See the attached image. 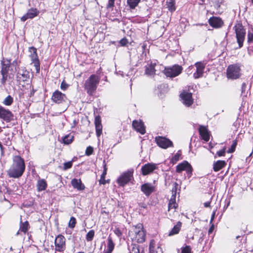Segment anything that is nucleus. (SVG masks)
<instances>
[{"mask_svg":"<svg viewBox=\"0 0 253 253\" xmlns=\"http://www.w3.org/2000/svg\"><path fill=\"white\" fill-rule=\"evenodd\" d=\"M26 169L24 159L19 155L12 157V162L7 170V175L9 178H19L24 174Z\"/></svg>","mask_w":253,"mask_h":253,"instance_id":"nucleus-1","label":"nucleus"},{"mask_svg":"<svg viewBox=\"0 0 253 253\" xmlns=\"http://www.w3.org/2000/svg\"><path fill=\"white\" fill-rule=\"evenodd\" d=\"M100 81V78L99 76L92 74L85 81L84 87L88 95L93 96L95 94Z\"/></svg>","mask_w":253,"mask_h":253,"instance_id":"nucleus-2","label":"nucleus"},{"mask_svg":"<svg viewBox=\"0 0 253 253\" xmlns=\"http://www.w3.org/2000/svg\"><path fill=\"white\" fill-rule=\"evenodd\" d=\"M129 236L133 241L138 243H143L146 240V231L144 229L143 224L138 223L133 226L128 232Z\"/></svg>","mask_w":253,"mask_h":253,"instance_id":"nucleus-3","label":"nucleus"},{"mask_svg":"<svg viewBox=\"0 0 253 253\" xmlns=\"http://www.w3.org/2000/svg\"><path fill=\"white\" fill-rule=\"evenodd\" d=\"M20 63V61H18L17 59H15L12 63L11 59H3L1 61L0 74L2 75V78L0 80V83L4 85L8 79V72L10 70L11 65L17 66Z\"/></svg>","mask_w":253,"mask_h":253,"instance_id":"nucleus-4","label":"nucleus"},{"mask_svg":"<svg viewBox=\"0 0 253 253\" xmlns=\"http://www.w3.org/2000/svg\"><path fill=\"white\" fill-rule=\"evenodd\" d=\"M233 29L235 31L236 35V38L237 42L238 44L237 48H241L243 46L244 42L245 40L246 31L244 26L243 25L241 21H237L235 25L233 27Z\"/></svg>","mask_w":253,"mask_h":253,"instance_id":"nucleus-5","label":"nucleus"},{"mask_svg":"<svg viewBox=\"0 0 253 253\" xmlns=\"http://www.w3.org/2000/svg\"><path fill=\"white\" fill-rule=\"evenodd\" d=\"M241 66L240 63L229 65L226 69V77L233 80L239 79L242 76Z\"/></svg>","mask_w":253,"mask_h":253,"instance_id":"nucleus-6","label":"nucleus"},{"mask_svg":"<svg viewBox=\"0 0 253 253\" xmlns=\"http://www.w3.org/2000/svg\"><path fill=\"white\" fill-rule=\"evenodd\" d=\"M183 71V67L178 65L174 64L171 66L165 67L163 73L168 78H173L179 76Z\"/></svg>","mask_w":253,"mask_h":253,"instance_id":"nucleus-7","label":"nucleus"},{"mask_svg":"<svg viewBox=\"0 0 253 253\" xmlns=\"http://www.w3.org/2000/svg\"><path fill=\"white\" fill-rule=\"evenodd\" d=\"M134 169H130L123 172L117 179L116 182L120 187H124L133 180Z\"/></svg>","mask_w":253,"mask_h":253,"instance_id":"nucleus-8","label":"nucleus"},{"mask_svg":"<svg viewBox=\"0 0 253 253\" xmlns=\"http://www.w3.org/2000/svg\"><path fill=\"white\" fill-rule=\"evenodd\" d=\"M55 253L59 252L63 253L66 249V240L62 234L58 235L54 240Z\"/></svg>","mask_w":253,"mask_h":253,"instance_id":"nucleus-9","label":"nucleus"},{"mask_svg":"<svg viewBox=\"0 0 253 253\" xmlns=\"http://www.w3.org/2000/svg\"><path fill=\"white\" fill-rule=\"evenodd\" d=\"M51 100L53 103L57 104H63L67 100V96L66 94L62 93L58 89L53 92L51 96Z\"/></svg>","mask_w":253,"mask_h":253,"instance_id":"nucleus-10","label":"nucleus"},{"mask_svg":"<svg viewBox=\"0 0 253 253\" xmlns=\"http://www.w3.org/2000/svg\"><path fill=\"white\" fill-rule=\"evenodd\" d=\"M28 50L31 52L30 57L32 61V63L34 64L37 73L40 72V62L37 53V49L34 46L30 47Z\"/></svg>","mask_w":253,"mask_h":253,"instance_id":"nucleus-11","label":"nucleus"},{"mask_svg":"<svg viewBox=\"0 0 253 253\" xmlns=\"http://www.w3.org/2000/svg\"><path fill=\"white\" fill-rule=\"evenodd\" d=\"M193 169L190 163L187 161H184L178 164L176 167V172L180 173L182 171H185L188 177L192 175Z\"/></svg>","mask_w":253,"mask_h":253,"instance_id":"nucleus-12","label":"nucleus"},{"mask_svg":"<svg viewBox=\"0 0 253 253\" xmlns=\"http://www.w3.org/2000/svg\"><path fill=\"white\" fill-rule=\"evenodd\" d=\"M179 96L182 103L186 107H190L194 103V99L191 92L184 90L180 94Z\"/></svg>","mask_w":253,"mask_h":253,"instance_id":"nucleus-13","label":"nucleus"},{"mask_svg":"<svg viewBox=\"0 0 253 253\" xmlns=\"http://www.w3.org/2000/svg\"><path fill=\"white\" fill-rule=\"evenodd\" d=\"M14 114L9 109L0 105V119L6 123H10L14 120Z\"/></svg>","mask_w":253,"mask_h":253,"instance_id":"nucleus-14","label":"nucleus"},{"mask_svg":"<svg viewBox=\"0 0 253 253\" xmlns=\"http://www.w3.org/2000/svg\"><path fill=\"white\" fill-rule=\"evenodd\" d=\"M155 141L158 146L163 149H167L169 147H173L172 142L165 137L158 136L155 138Z\"/></svg>","mask_w":253,"mask_h":253,"instance_id":"nucleus-15","label":"nucleus"},{"mask_svg":"<svg viewBox=\"0 0 253 253\" xmlns=\"http://www.w3.org/2000/svg\"><path fill=\"white\" fill-rule=\"evenodd\" d=\"M29 72L25 67H22L19 69L16 74V81L21 84L22 82L27 81L29 79Z\"/></svg>","mask_w":253,"mask_h":253,"instance_id":"nucleus-16","label":"nucleus"},{"mask_svg":"<svg viewBox=\"0 0 253 253\" xmlns=\"http://www.w3.org/2000/svg\"><path fill=\"white\" fill-rule=\"evenodd\" d=\"M156 169H157V167L156 164L148 163L145 164L141 167V174L143 176H146L152 173Z\"/></svg>","mask_w":253,"mask_h":253,"instance_id":"nucleus-17","label":"nucleus"},{"mask_svg":"<svg viewBox=\"0 0 253 253\" xmlns=\"http://www.w3.org/2000/svg\"><path fill=\"white\" fill-rule=\"evenodd\" d=\"M208 22L210 25L214 29L220 28L224 24L221 18L213 16L209 18Z\"/></svg>","mask_w":253,"mask_h":253,"instance_id":"nucleus-18","label":"nucleus"},{"mask_svg":"<svg viewBox=\"0 0 253 253\" xmlns=\"http://www.w3.org/2000/svg\"><path fill=\"white\" fill-rule=\"evenodd\" d=\"M40 13L39 10L35 7H32L29 9L26 13H25L21 18V21L22 22L26 21L28 19H33L38 16Z\"/></svg>","mask_w":253,"mask_h":253,"instance_id":"nucleus-19","label":"nucleus"},{"mask_svg":"<svg viewBox=\"0 0 253 253\" xmlns=\"http://www.w3.org/2000/svg\"><path fill=\"white\" fill-rule=\"evenodd\" d=\"M196 68V72L193 74V77L198 79L203 77L206 65L203 62H197L194 64Z\"/></svg>","mask_w":253,"mask_h":253,"instance_id":"nucleus-20","label":"nucleus"},{"mask_svg":"<svg viewBox=\"0 0 253 253\" xmlns=\"http://www.w3.org/2000/svg\"><path fill=\"white\" fill-rule=\"evenodd\" d=\"M132 126L135 130L140 134H144L146 133L145 126L142 120H133L132 123Z\"/></svg>","mask_w":253,"mask_h":253,"instance_id":"nucleus-21","label":"nucleus"},{"mask_svg":"<svg viewBox=\"0 0 253 253\" xmlns=\"http://www.w3.org/2000/svg\"><path fill=\"white\" fill-rule=\"evenodd\" d=\"M198 130L202 139L206 142L209 141L210 139V132L208 130V126L199 125Z\"/></svg>","mask_w":253,"mask_h":253,"instance_id":"nucleus-22","label":"nucleus"},{"mask_svg":"<svg viewBox=\"0 0 253 253\" xmlns=\"http://www.w3.org/2000/svg\"><path fill=\"white\" fill-rule=\"evenodd\" d=\"M141 191L146 196L149 197L156 191V188L151 183H145L141 185Z\"/></svg>","mask_w":253,"mask_h":253,"instance_id":"nucleus-23","label":"nucleus"},{"mask_svg":"<svg viewBox=\"0 0 253 253\" xmlns=\"http://www.w3.org/2000/svg\"><path fill=\"white\" fill-rule=\"evenodd\" d=\"M30 227V225L28 221L26 220L23 222L21 220L19 224V228L16 235L18 236L21 234V233H23L24 235L27 234Z\"/></svg>","mask_w":253,"mask_h":253,"instance_id":"nucleus-24","label":"nucleus"},{"mask_svg":"<svg viewBox=\"0 0 253 253\" xmlns=\"http://www.w3.org/2000/svg\"><path fill=\"white\" fill-rule=\"evenodd\" d=\"M94 125L95 126L96 134L98 137H99L102 133V125L101 123V118L99 115L95 116Z\"/></svg>","mask_w":253,"mask_h":253,"instance_id":"nucleus-25","label":"nucleus"},{"mask_svg":"<svg viewBox=\"0 0 253 253\" xmlns=\"http://www.w3.org/2000/svg\"><path fill=\"white\" fill-rule=\"evenodd\" d=\"M71 183L74 189L79 191H83L85 189V186L82 183L81 179L73 178L72 179Z\"/></svg>","mask_w":253,"mask_h":253,"instance_id":"nucleus-26","label":"nucleus"},{"mask_svg":"<svg viewBox=\"0 0 253 253\" xmlns=\"http://www.w3.org/2000/svg\"><path fill=\"white\" fill-rule=\"evenodd\" d=\"M227 165L226 162L224 160H218L213 164V169L214 171L217 172L223 168H225Z\"/></svg>","mask_w":253,"mask_h":253,"instance_id":"nucleus-27","label":"nucleus"},{"mask_svg":"<svg viewBox=\"0 0 253 253\" xmlns=\"http://www.w3.org/2000/svg\"><path fill=\"white\" fill-rule=\"evenodd\" d=\"M37 190L38 192H41L46 190L47 187L46 181L44 179L39 178L36 185Z\"/></svg>","mask_w":253,"mask_h":253,"instance_id":"nucleus-28","label":"nucleus"},{"mask_svg":"<svg viewBox=\"0 0 253 253\" xmlns=\"http://www.w3.org/2000/svg\"><path fill=\"white\" fill-rule=\"evenodd\" d=\"M156 63L151 62L145 68V74L148 76L154 75L156 74L155 67Z\"/></svg>","mask_w":253,"mask_h":253,"instance_id":"nucleus-29","label":"nucleus"},{"mask_svg":"<svg viewBox=\"0 0 253 253\" xmlns=\"http://www.w3.org/2000/svg\"><path fill=\"white\" fill-rule=\"evenodd\" d=\"M182 223L179 221L177 222L176 225H175L171 229V230L169 232V236H171L179 233V231L181 230L182 227Z\"/></svg>","mask_w":253,"mask_h":253,"instance_id":"nucleus-30","label":"nucleus"},{"mask_svg":"<svg viewBox=\"0 0 253 253\" xmlns=\"http://www.w3.org/2000/svg\"><path fill=\"white\" fill-rule=\"evenodd\" d=\"M115 248V244L112 238L109 236L107 239V249L104 251V253H112Z\"/></svg>","mask_w":253,"mask_h":253,"instance_id":"nucleus-31","label":"nucleus"},{"mask_svg":"<svg viewBox=\"0 0 253 253\" xmlns=\"http://www.w3.org/2000/svg\"><path fill=\"white\" fill-rule=\"evenodd\" d=\"M178 207V204L176 202V197L171 196L169 201L168 211L171 209H176Z\"/></svg>","mask_w":253,"mask_h":253,"instance_id":"nucleus-32","label":"nucleus"},{"mask_svg":"<svg viewBox=\"0 0 253 253\" xmlns=\"http://www.w3.org/2000/svg\"><path fill=\"white\" fill-rule=\"evenodd\" d=\"M167 8L171 13L176 10L175 0H167L166 2Z\"/></svg>","mask_w":253,"mask_h":253,"instance_id":"nucleus-33","label":"nucleus"},{"mask_svg":"<svg viewBox=\"0 0 253 253\" xmlns=\"http://www.w3.org/2000/svg\"><path fill=\"white\" fill-rule=\"evenodd\" d=\"M129 250L130 253H145L144 250L140 251L139 246L136 244H131Z\"/></svg>","mask_w":253,"mask_h":253,"instance_id":"nucleus-34","label":"nucleus"},{"mask_svg":"<svg viewBox=\"0 0 253 253\" xmlns=\"http://www.w3.org/2000/svg\"><path fill=\"white\" fill-rule=\"evenodd\" d=\"M107 168L106 164L104 163L103 165V171L102 174L100 176V179L99 180V185H105V176L107 174Z\"/></svg>","mask_w":253,"mask_h":253,"instance_id":"nucleus-35","label":"nucleus"},{"mask_svg":"<svg viewBox=\"0 0 253 253\" xmlns=\"http://www.w3.org/2000/svg\"><path fill=\"white\" fill-rule=\"evenodd\" d=\"M182 159L181 152L178 151L170 159V162L172 165L176 164L179 160Z\"/></svg>","mask_w":253,"mask_h":253,"instance_id":"nucleus-36","label":"nucleus"},{"mask_svg":"<svg viewBox=\"0 0 253 253\" xmlns=\"http://www.w3.org/2000/svg\"><path fill=\"white\" fill-rule=\"evenodd\" d=\"M74 139L73 135L68 134L63 138V143L65 144H70L72 143Z\"/></svg>","mask_w":253,"mask_h":253,"instance_id":"nucleus-37","label":"nucleus"},{"mask_svg":"<svg viewBox=\"0 0 253 253\" xmlns=\"http://www.w3.org/2000/svg\"><path fill=\"white\" fill-rule=\"evenodd\" d=\"M14 101V99L13 97H12L10 95H8L6 96L3 101H2V103L3 105L5 106H11Z\"/></svg>","mask_w":253,"mask_h":253,"instance_id":"nucleus-38","label":"nucleus"},{"mask_svg":"<svg viewBox=\"0 0 253 253\" xmlns=\"http://www.w3.org/2000/svg\"><path fill=\"white\" fill-rule=\"evenodd\" d=\"M141 0H127L126 2L130 9H134Z\"/></svg>","mask_w":253,"mask_h":253,"instance_id":"nucleus-39","label":"nucleus"},{"mask_svg":"<svg viewBox=\"0 0 253 253\" xmlns=\"http://www.w3.org/2000/svg\"><path fill=\"white\" fill-rule=\"evenodd\" d=\"M95 235V232L93 230H89L86 234L85 239L87 241L90 242L92 241Z\"/></svg>","mask_w":253,"mask_h":253,"instance_id":"nucleus-40","label":"nucleus"},{"mask_svg":"<svg viewBox=\"0 0 253 253\" xmlns=\"http://www.w3.org/2000/svg\"><path fill=\"white\" fill-rule=\"evenodd\" d=\"M237 140L235 139L233 141L231 147L227 151L228 153H232L235 151L237 145Z\"/></svg>","mask_w":253,"mask_h":253,"instance_id":"nucleus-41","label":"nucleus"},{"mask_svg":"<svg viewBox=\"0 0 253 253\" xmlns=\"http://www.w3.org/2000/svg\"><path fill=\"white\" fill-rule=\"evenodd\" d=\"M77 223V220L75 217L72 216L68 222V227L71 229L74 228Z\"/></svg>","mask_w":253,"mask_h":253,"instance_id":"nucleus-42","label":"nucleus"},{"mask_svg":"<svg viewBox=\"0 0 253 253\" xmlns=\"http://www.w3.org/2000/svg\"><path fill=\"white\" fill-rule=\"evenodd\" d=\"M226 147L224 146L222 149L218 151L216 153V155L214 156V158H216V156H217L218 157H223L225 156L226 154Z\"/></svg>","mask_w":253,"mask_h":253,"instance_id":"nucleus-43","label":"nucleus"},{"mask_svg":"<svg viewBox=\"0 0 253 253\" xmlns=\"http://www.w3.org/2000/svg\"><path fill=\"white\" fill-rule=\"evenodd\" d=\"M29 253H42L39 251V249L38 246H34L33 247H30L29 250Z\"/></svg>","mask_w":253,"mask_h":253,"instance_id":"nucleus-44","label":"nucleus"},{"mask_svg":"<svg viewBox=\"0 0 253 253\" xmlns=\"http://www.w3.org/2000/svg\"><path fill=\"white\" fill-rule=\"evenodd\" d=\"M181 253H192L191 248L190 246L186 245L181 248Z\"/></svg>","mask_w":253,"mask_h":253,"instance_id":"nucleus-45","label":"nucleus"},{"mask_svg":"<svg viewBox=\"0 0 253 253\" xmlns=\"http://www.w3.org/2000/svg\"><path fill=\"white\" fill-rule=\"evenodd\" d=\"M156 242L154 239L151 240L149 246V252L152 251V250H154L156 249Z\"/></svg>","mask_w":253,"mask_h":253,"instance_id":"nucleus-46","label":"nucleus"},{"mask_svg":"<svg viewBox=\"0 0 253 253\" xmlns=\"http://www.w3.org/2000/svg\"><path fill=\"white\" fill-rule=\"evenodd\" d=\"M69 85L66 82L65 80H63L61 83L60 88L63 91L66 90L69 87Z\"/></svg>","mask_w":253,"mask_h":253,"instance_id":"nucleus-47","label":"nucleus"},{"mask_svg":"<svg viewBox=\"0 0 253 253\" xmlns=\"http://www.w3.org/2000/svg\"><path fill=\"white\" fill-rule=\"evenodd\" d=\"M73 166L72 161H69L65 162L63 164V170H66L68 169H71Z\"/></svg>","mask_w":253,"mask_h":253,"instance_id":"nucleus-48","label":"nucleus"},{"mask_svg":"<svg viewBox=\"0 0 253 253\" xmlns=\"http://www.w3.org/2000/svg\"><path fill=\"white\" fill-rule=\"evenodd\" d=\"M178 186V184L176 182H174L173 184V187H172L171 190V196H174V197H176Z\"/></svg>","mask_w":253,"mask_h":253,"instance_id":"nucleus-49","label":"nucleus"},{"mask_svg":"<svg viewBox=\"0 0 253 253\" xmlns=\"http://www.w3.org/2000/svg\"><path fill=\"white\" fill-rule=\"evenodd\" d=\"M93 153V148L92 146H89L87 147L85 154L86 156H90Z\"/></svg>","mask_w":253,"mask_h":253,"instance_id":"nucleus-50","label":"nucleus"},{"mask_svg":"<svg viewBox=\"0 0 253 253\" xmlns=\"http://www.w3.org/2000/svg\"><path fill=\"white\" fill-rule=\"evenodd\" d=\"M253 42V32L249 31L248 33V42L250 43Z\"/></svg>","mask_w":253,"mask_h":253,"instance_id":"nucleus-51","label":"nucleus"},{"mask_svg":"<svg viewBox=\"0 0 253 253\" xmlns=\"http://www.w3.org/2000/svg\"><path fill=\"white\" fill-rule=\"evenodd\" d=\"M119 43L121 46H125L127 44L128 40L126 37H125L120 41Z\"/></svg>","mask_w":253,"mask_h":253,"instance_id":"nucleus-52","label":"nucleus"},{"mask_svg":"<svg viewBox=\"0 0 253 253\" xmlns=\"http://www.w3.org/2000/svg\"><path fill=\"white\" fill-rule=\"evenodd\" d=\"M115 0H108V2L106 7L107 8H113L115 6Z\"/></svg>","mask_w":253,"mask_h":253,"instance_id":"nucleus-53","label":"nucleus"},{"mask_svg":"<svg viewBox=\"0 0 253 253\" xmlns=\"http://www.w3.org/2000/svg\"><path fill=\"white\" fill-rule=\"evenodd\" d=\"M149 253H164L163 249L160 246L157 247L156 249L152 250V251L150 252Z\"/></svg>","mask_w":253,"mask_h":253,"instance_id":"nucleus-54","label":"nucleus"},{"mask_svg":"<svg viewBox=\"0 0 253 253\" xmlns=\"http://www.w3.org/2000/svg\"><path fill=\"white\" fill-rule=\"evenodd\" d=\"M114 232L119 237H121L123 234L122 232L119 227H115L114 230Z\"/></svg>","mask_w":253,"mask_h":253,"instance_id":"nucleus-55","label":"nucleus"},{"mask_svg":"<svg viewBox=\"0 0 253 253\" xmlns=\"http://www.w3.org/2000/svg\"><path fill=\"white\" fill-rule=\"evenodd\" d=\"M211 224V226L210 227V228L209 229V230H208V234L209 235H210L211 234L212 232L213 231L214 229V225L213 223H212L211 224Z\"/></svg>","mask_w":253,"mask_h":253,"instance_id":"nucleus-56","label":"nucleus"},{"mask_svg":"<svg viewBox=\"0 0 253 253\" xmlns=\"http://www.w3.org/2000/svg\"><path fill=\"white\" fill-rule=\"evenodd\" d=\"M12 189L10 190L12 192H16L18 189V186L16 183H14V184L12 185Z\"/></svg>","mask_w":253,"mask_h":253,"instance_id":"nucleus-57","label":"nucleus"},{"mask_svg":"<svg viewBox=\"0 0 253 253\" xmlns=\"http://www.w3.org/2000/svg\"><path fill=\"white\" fill-rule=\"evenodd\" d=\"M213 1L218 7H220L221 4L223 2L224 0H213Z\"/></svg>","mask_w":253,"mask_h":253,"instance_id":"nucleus-58","label":"nucleus"},{"mask_svg":"<svg viewBox=\"0 0 253 253\" xmlns=\"http://www.w3.org/2000/svg\"><path fill=\"white\" fill-rule=\"evenodd\" d=\"M215 211H214L212 212V214L211 215V220H210V224H211L212 223H213V221L214 217H215Z\"/></svg>","mask_w":253,"mask_h":253,"instance_id":"nucleus-59","label":"nucleus"},{"mask_svg":"<svg viewBox=\"0 0 253 253\" xmlns=\"http://www.w3.org/2000/svg\"><path fill=\"white\" fill-rule=\"evenodd\" d=\"M36 91V89H35L34 88H33L32 90L31 91L30 97L34 96Z\"/></svg>","mask_w":253,"mask_h":253,"instance_id":"nucleus-60","label":"nucleus"},{"mask_svg":"<svg viewBox=\"0 0 253 253\" xmlns=\"http://www.w3.org/2000/svg\"><path fill=\"white\" fill-rule=\"evenodd\" d=\"M147 47V43L145 42H144L142 43V48L143 49V52H144L146 49V48Z\"/></svg>","mask_w":253,"mask_h":253,"instance_id":"nucleus-61","label":"nucleus"},{"mask_svg":"<svg viewBox=\"0 0 253 253\" xmlns=\"http://www.w3.org/2000/svg\"><path fill=\"white\" fill-rule=\"evenodd\" d=\"M204 207L206 208H209L211 207V202H205L204 204Z\"/></svg>","mask_w":253,"mask_h":253,"instance_id":"nucleus-62","label":"nucleus"},{"mask_svg":"<svg viewBox=\"0 0 253 253\" xmlns=\"http://www.w3.org/2000/svg\"><path fill=\"white\" fill-rule=\"evenodd\" d=\"M105 184L106 183H109L110 182V179H107V180L105 179Z\"/></svg>","mask_w":253,"mask_h":253,"instance_id":"nucleus-63","label":"nucleus"},{"mask_svg":"<svg viewBox=\"0 0 253 253\" xmlns=\"http://www.w3.org/2000/svg\"><path fill=\"white\" fill-rule=\"evenodd\" d=\"M141 207L144 208H146V205L144 203H142V205L141 206Z\"/></svg>","mask_w":253,"mask_h":253,"instance_id":"nucleus-64","label":"nucleus"}]
</instances>
